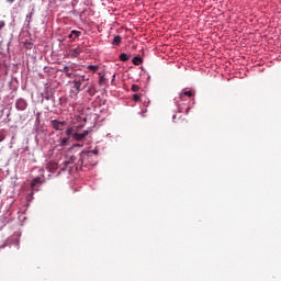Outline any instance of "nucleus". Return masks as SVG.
<instances>
[{"label": "nucleus", "instance_id": "aec40b11", "mask_svg": "<svg viewBox=\"0 0 281 281\" xmlns=\"http://www.w3.org/2000/svg\"><path fill=\"white\" fill-rule=\"evenodd\" d=\"M89 95H95V90L93 88H90L88 90Z\"/></svg>", "mask_w": 281, "mask_h": 281}, {"label": "nucleus", "instance_id": "6e6552de", "mask_svg": "<svg viewBox=\"0 0 281 281\" xmlns=\"http://www.w3.org/2000/svg\"><path fill=\"white\" fill-rule=\"evenodd\" d=\"M81 35H82V32L74 30L68 35V38H72V41H76V38H79V36H81Z\"/></svg>", "mask_w": 281, "mask_h": 281}, {"label": "nucleus", "instance_id": "20e7f679", "mask_svg": "<svg viewBox=\"0 0 281 281\" xmlns=\"http://www.w3.org/2000/svg\"><path fill=\"white\" fill-rule=\"evenodd\" d=\"M80 159V155L78 156H75V155H71V156H68V159L66 161H64V166L67 167V166H76V170H81L80 169V165L78 164V160Z\"/></svg>", "mask_w": 281, "mask_h": 281}, {"label": "nucleus", "instance_id": "a878e982", "mask_svg": "<svg viewBox=\"0 0 281 281\" xmlns=\"http://www.w3.org/2000/svg\"><path fill=\"white\" fill-rule=\"evenodd\" d=\"M74 146H75V147L82 148V145H80V144H75Z\"/></svg>", "mask_w": 281, "mask_h": 281}, {"label": "nucleus", "instance_id": "a211bd4d", "mask_svg": "<svg viewBox=\"0 0 281 281\" xmlns=\"http://www.w3.org/2000/svg\"><path fill=\"white\" fill-rule=\"evenodd\" d=\"M139 86L138 85H132V91L134 92V93H137V91H139Z\"/></svg>", "mask_w": 281, "mask_h": 281}, {"label": "nucleus", "instance_id": "ddd939ff", "mask_svg": "<svg viewBox=\"0 0 281 281\" xmlns=\"http://www.w3.org/2000/svg\"><path fill=\"white\" fill-rule=\"evenodd\" d=\"M99 76H100L99 85H100V87H104V85H106L108 80L105 79L104 75H102L100 72H99Z\"/></svg>", "mask_w": 281, "mask_h": 281}, {"label": "nucleus", "instance_id": "cd10ccee", "mask_svg": "<svg viewBox=\"0 0 281 281\" xmlns=\"http://www.w3.org/2000/svg\"><path fill=\"white\" fill-rule=\"evenodd\" d=\"M66 76H67L68 78H71V74H69V72H66Z\"/></svg>", "mask_w": 281, "mask_h": 281}, {"label": "nucleus", "instance_id": "7ed1b4c3", "mask_svg": "<svg viewBox=\"0 0 281 281\" xmlns=\"http://www.w3.org/2000/svg\"><path fill=\"white\" fill-rule=\"evenodd\" d=\"M87 80H89V77H87L86 75H76L75 76V80H74L75 86L74 87L78 93H80V91H82V82H87Z\"/></svg>", "mask_w": 281, "mask_h": 281}, {"label": "nucleus", "instance_id": "0eeeda50", "mask_svg": "<svg viewBox=\"0 0 281 281\" xmlns=\"http://www.w3.org/2000/svg\"><path fill=\"white\" fill-rule=\"evenodd\" d=\"M18 111H25L27 109V102L23 99H19L15 103Z\"/></svg>", "mask_w": 281, "mask_h": 281}, {"label": "nucleus", "instance_id": "423d86ee", "mask_svg": "<svg viewBox=\"0 0 281 281\" xmlns=\"http://www.w3.org/2000/svg\"><path fill=\"white\" fill-rule=\"evenodd\" d=\"M82 52H85L82 49V46H77L76 48H71L69 50V56H70V58H78V56L81 55Z\"/></svg>", "mask_w": 281, "mask_h": 281}, {"label": "nucleus", "instance_id": "f257e3e1", "mask_svg": "<svg viewBox=\"0 0 281 281\" xmlns=\"http://www.w3.org/2000/svg\"><path fill=\"white\" fill-rule=\"evenodd\" d=\"M66 135L75 142H82L89 135V131L80 132V127H70L66 130Z\"/></svg>", "mask_w": 281, "mask_h": 281}, {"label": "nucleus", "instance_id": "b1692460", "mask_svg": "<svg viewBox=\"0 0 281 281\" xmlns=\"http://www.w3.org/2000/svg\"><path fill=\"white\" fill-rule=\"evenodd\" d=\"M111 85H112V86L115 85V75L112 76Z\"/></svg>", "mask_w": 281, "mask_h": 281}, {"label": "nucleus", "instance_id": "bb28decb", "mask_svg": "<svg viewBox=\"0 0 281 281\" xmlns=\"http://www.w3.org/2000/svg\"><path fill=\"white\" fill-rule=\"evenodd\" d=\"M190 113V108H187L186 114L188 115Z\"/></svg>", "mask_w": 281, "mask_h": 281}, {"label": "nucleus", "instance_id": "9d476101", "mask_svg": "<svg viewBox=\"0 0 281 281\" xmlns=\"http://www.w3.org/2000/svg\"><path fill=\"white\" fill-rule=\"evenodd\" d=\"M69 139H71V136L64 137L59 139V146L64 148L65 146H69Z\"/></svg>", "mask_w": 281, "mask_h": 281}, {"label": "nucleus", "instance_id": "dca6fc26", "mask_svg": "<svg viewBox=\"0 0 281 281\" xmlns=\"http://www.w3.org/2000/svg\"><path fill=\"white\" fill-rule=\"evenodd\" d=\"M48 170H58V164L56 162H49Z\"/></svg>", "mask_w": 281, "mask_h": 281}, {"label": "nucleus", "instance_id": "f8f14e48", "mask_svg": "<svg viewBox=\"0 0 281 281\" xmlns=\"http://www.w3.org/2000/svg\"><path fill=\"white\" fill-rule=\"evenodd\" d=\"M133 65H142L144 63V59L139 56H136L132 59Z\"/></svg>", "mask_w": 281, "mask_h": 281}, {"label": "nucleus", "instance_id": "393cba45", "mask_svg": "<svg viewBox=\"0 0 281 281\" xmlns=\"http://www.w3.org/2000/svg\"><path fill=\"white\" fill-rule=\"evenodd\" d=\"M90 153H92V155H98V149L90 150Z\"/></svg>", "mask_w": 281, "mask_h": 281}, {"label": "nucleus", "instance_id": "4be33fe9", "mask_svg": "<svg viewBox=\"0 0 281 281\" xmlns=\"http://www.w3.org/2000/svg\"><path fill=\"white\" fill-rule=\"evenodd\" d=\"M5 139V134H3L2 132H0V143L3 142Z\"/></svg>", "mask_w": 281, "mask_h": 281}, {"label": "nucleus", "instance_id": "6ab92c4d", "mask_svg": "<svg viewBox=\"0 0 281 281\" xmlns=\"http://www.w3.org/2000/svg\"><path fill=\"white\" fill-rule=\"evenodd\" d=\"M139 100H142V97L139 94H134L133 95V101L134 102H139Z\"/></svg>", "mask_w": 281, "mask_h": 281}, {"label": "nucleus", "instance_id": "4468645a", "mask_svg": "<svg viewBox=\"0 0 281 281\" xmlns=\"http://www.w3.org/2000/svg\"><path fill=\"white\" fill-rule=\"evenodd\" d=\"M119 58L122 60V63H126L131 58V55L122 53Z\"/></svg>", "mask_w": 281, "mask_h": 281}, {"label": "nucleus", "instance_id": "412c9836", "mask_svg": "<svg viewBox=\"0 0 281 281\" xmlns=\"http://www.w3.org/2000/svg\"><path fill=\"white\" fill-rule=\"evenodd\" d=\"M60 71H63L64 74H69V67L65 66Z\"/></svg>", "mask_w": 281, "mask_h": 281}, {"label": "nucleus", "instance_id": "f03ea898", "mask_svg": "<svg viewBox=\"0 0 281 281\" xmlns=\"http://www.w3.org/2000/svg\"><path fill=\"white\" fill-rule=\"evenodd\" d=\"M93 158V151H81L79 154L78 165L80 170H82V166H89V164H93L91 160Z\"/></svg>", "mask_w": 281, "mask_h": 281}, {"label": "nucleus", "instance_id": "39448f33", "mask_svg": "<svg viewBox=\"0 0 281 281\" xmlns=\"http://www.w3.org/2000/svg\"><path fill=\"white\" fill-rule=\"evenodd\" d=\"M50 125L55 131H65V126H67V122L53 120L50 121Z\"/></svg>", "mask_w": 281, "mask_h": 281}, {"label": "nucleus", "instance_id": "f3484780", "mask_svg": "<svg viewBox=\"0 0 281 281\" xmlns=\"http://www.w3.org/2000/svg\"><path fill=\"white\" fill-rule=\"evenodd\" d=\"M88 69H89V71H92V74H95V71H98L99 67L98 66H93V65H89Z\"/></svg>", "mask_w": 281, "mask_h": 281}, {"label": "nucleus", "instance_id": "2eb2a0df", "mask_svg": "<svg viewBox=\"0 0 281 281\" xmlns=\"http://www.w3.org/2000/svg\"><path fill=\"white\" fill-rule=\"evenodd\" d=\"M120 43H122V36L115 35L112 45H120Z\"/></svg>", "mask_w": 281, "mask_h": 281}, {"label": "nucleus", "instance_id": "9b49d317", "mask_svg": "<svg viewBox=\"0 0 281 281\" xmlns=\"http://www.w3.org/2000/svg\"><path fill=\"white\" fill-rule=\"evenodd\" d=\"M186 95H187V98H192V91H182V92H180V94H179V98H180V100H183V98H186Z\"/></svg>", "mask_w": 281, "mask_h": 281}, {"label": "nucleus", "instance_id": "c85d7f7f", "mask_svg": "<svg viewBox=\"0 0 281 281\" xmlns=\"http://www.w3.org/2000/svg\"><path fill=\"white\" fill-rule=\"evenodd\" d=\"M177 119V115H173V120H176Z\"/></svg>", "mask_w": 281, "mask_h": 281}, {"label": "nucleus", "instance_id": "5701e85b", "mask_svg": "<svg viewBox=\"0 0 281 281\" xmlns=\"http://www.w3.org/2000/svg\"><path fill=\"white\" fill-rule=\"evenodd\" d=\"M5 27V21H0V30H3Z\"/></svg>", "mask_w": 281, "mask_h": 281}, {"label": "nucleus", "instance_id": "c756f323", "mask_svg": "<svg viewBox=\"0 0 281 281\" xmlns=\"http://www.w3.org/2000/svg\"><path fill=\"white\" fill-rule=\"evenodd\" d=\"M0 194H1V187H0Z\"/></svg>", "mask_w": 281, "mask_h": 281}, {"label": "nucleus", "instance_id": "1a4fd4ad", "mask_svg": "<svg viewBox=\"0 0 281 281\" xmlns=\"http://www.w3.org/2000/svg\"><path fill=\"white\" fill-rule=\"evenodd\" d=\"M43 183V180L41 177H37L31 181V188L34 190L37 186H41Z\"/></svg>", "mask_w": 281, "mask_h": 281}]
</instances>
